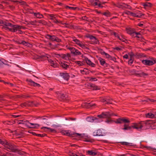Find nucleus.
Returning <instances> with one entry per match:
<instances>
[{
  "label": "nucleus",
  "instance_id": "aec40b11",
  "mask_svg": "<svg viewBox=\"0 0 156 156\" xmlns=\"http://www.w3.org/2000/svg\"><path fill=\"white\" fill-rule=\"evenodd\" d=\"M98 60L100 62V64L101 66H104L105 67L107 66V64L106 63L105 60L104 59L102 58H100L98 59Z\"/></svg>",
  "mask_w": 156,
  "mask_h": 156
},
{
  "label": "nucleus",
  "instance_id": "79ce46f5",
  "mask_svg": "<svg viewBox=\"0 0 156 156\" xmlns=\"http://www.w3.org/2000/svg\"><path fill=\"white\" fill-rule=\"evenodd\" d=\"M94 39L92 40V41L93 42L94 44H97L98 42L99 41L95 37L94 38Z\"/></svg>",
  "mask_w": 156,
  "mask_h": 156
},
{
  "label": "nucleus",
  "instance_id": "b1692460",
  "mask_svg": "<svg viewBox=\"0 0 156 156\" xmlns=\"http://www.w3.org/2000/svg\"><path fill=\"white\" fill-rule=\"evenodd\" d=\"M61 76L65 80H68L69 78V74L67 73H62V74L61 75Z\"/></svg>",
  "mask_w": 156,
  "mask_h": 156
},
{
  "label": "nucleus",
  "instance_id": "37998d69",
  "mask_svg": "<svg viewBox=\"0 0 156 156\" xmlns=\"http://www.w3.org/2000/svg\"><path fill=\"white\" fill-rule=\"evenodd\" d=\"M39 23L45 25L47 24L45 20H39Z\"/></svg>",
  "mask_w": 156,
  "mask_h": 156
},
{
  "label": "nucleus",
  "instance_id": "bf43d9fd",
  "mask_svg": "<svg viewBox=\"0 0 156 156\" xmlns=\"http://www.w3.org/2000/svg\"><path fill=\"white\" fill-rule=\"evenodd\" d=\"M36 23V21L35 20L34 21H31L30 22V24H31L32 25H34L35 24V23Z\"/></svg>",
  "mask_w": 156,
  "mask_h": 156
},
{
  "label": "nucleus",
  "instance_id": "dca6fc26",
  "mask_svg": "<svg viewBox=\"0 0 156 156\" xmlns=\"http://www.w3.org/2000/svg\"><path fill=\"white\" fill-rule=\"evenodd\" d=\"M27 81L30 83V84L31 86H33L34 87H39L40 86V85L37 83H35L34 81H33L31 79H27Z\"/></svg>",
  "mask_w": 156,
  "mask_h": 156
},
{
  "label": "nucleus",
  "instance_id": "4468645a",
  "mask_svg": "<svg viewBox=\"0 0 156 156\" xmlns=\"http://www.w3.org/2000/svg\"><path fill=\"white\" fill-rule=\"evenodd\" d=\"M50 17V19L53 21V22L55 23H61L60 21L58 20L56 17V15L53 14H51L49 15Z\"/></svg>",
  "mask_w": 156,
  "mask_h": 156
},
{
  "label": "nucleus",
  "instance_id": "cd10ccee",
  "mask_svg": "<svg viewBox=\"0 0 156 156\" xmlns=\"http://www.w3.org/2000/svg\"><path fill=\"white\" fill-rule=\"evenodd\" d=\"M126 32L127 33L132 36H134L135 32H134L131 29H126Z\"/></svg>",
  "mask_w": 156,
  "mask_h": 156
},
{
  "label": "nucleus",
  "instance_id": "5fc2aeb1",
  "mask_svg": "<svg viewBox=\"0 0 156 156\" xmlns=\"http://www.w3.org/2000/svg\"><path fill=\"white\" fill-rule=\"evenodd\" d=\"M106 58H111V56L109 55L108 53H106L105 55Z\"/></svg>",
  "mask_w": 156,
  "mask_h": 156
},
{
  "label": "nucleus",
  "instance_id": "e2e57ef3",
  "mask_svg": "<svg viewBox=\"0 0 156 156\" xmlns=\"http://www.w3.org/2000/svg\"><path fill=\"white\" fill-rule=\"evenodd\" d=\"M112 121V120H106V121L105 122L107 123H110V122H111Z\"/></svg>",
  "mask_w": 156,
  "mask_h": 156
},
{
  "label": "nucleus",
  "instance_id": "0e129e2a",
  "mask_svg": "<svg viewBox=\"0 0 156 156\" xmlns=\"http://www.w3.org/2000/svg\"><path fill=\"white\" fill-rule=\"evenodd\" d=\"M0 144L2 145H3L4 144V142L2 141L1 139H0Z\"/></svg>",
  "mask_w": 156,
  "mask_h": 156
},
{
  "label": "nucleus",
  "instance_id": "f257e3e1",
  "mask_svg": "<svg viewBox=\"0 0 156 156\" xmlns=\"http://www.w3.org/2000/svg\"><path fill=\"white\" fill-rule=\"evenodd\" d=\"M3 145L8 150L12 151L13 152H16L18 151V149L16 146L6 142Z\"/></svg>",
  "mask_w": 156,
  "mask_h": 156
},
{
  "label": "nucleus",
  "instance_id": "6e6d98bb",
  "mask_svg": "<svg viewBox=\"0 0 156 156\" xmlns=\"http://www.w3.org/2000/svg\"><path fill=\"white\" fill-rule=\"evenodd\" d=\"M94 88V89L95 90H99L100 89V88L99 87L97 86H95Z\"/></svg>",
  "mask_w": 156,
  "mask_h": 156
},
{
  "label": "nucleus",
  "instance_id": "a211bd4d",
  "mask_svg": "<svg viewBox=\"0 0 156 156\" xmlns=\"http://www.w3.org/2000/svg\"><path fill=\"white\" fill-rule=\"evenodd\" d=\"M30 13L31 14H34V15L35 16H36L37 18H38V19H41L42 18H43L44 17V16L43 15L39 12H31Z\"/></svg>",
  "mask_w": 156,
  "mask_h": 156
},
{
  "label": "nucleus",
  "instance_id": "6ab92c4d",
  "mask_svg": "<svg viewBox=\"0 0 156 156\" xmlns=\"http://www.w3.org/2000/svg\"><path fill=\"white\" fill-rule=\"evenodd\" d=\"M103 114L104 118H110L111 116L114 115L113 113H111L109 112H103Z\"/></svg>",
  "mask_w": 156,
  "mask_h": 156
},
{
  "label": "nucleus",
  "instance_id": "9d476101",
  "mask_svg": "<svg viewBox=\"0 0 156 156\" xmlns=\"http://www.w3.org/2000/svg\"><path fill=\"white\" fill-rule=\"evenodd\" d=\"M46 37L47 38L52 41H56L58 42H59L61 41V39L58 38V37H56L54 35L51 36L48 34L46 36Z\"/></svg>",
  "mask_w": 156,
  "mask_h": 156
},
{
  "label": "nucleus",
  "instance_id": "412c9836",
  "mask_svg": "<svg viewBox=\"0 0 156 156\" xmlns=\"http://www.w3.org/2000/svg\"><path fill=\"white\" fill-rule=\"evenodd\" d=\"M143 14L140 12L136 13H133L131 12V16L134 17L140 18L141 17Z\"/></svg>",
  "mask_w": 156,
  "mask_h": 156
},
{
  "label": "nucleus",
  "instance_id": "3c124183",
  "mask_svg": "<svg viewBox=\"0 0 156 156\" xmlns=\"http://www.w3.org/2000/svg\"><path fill=\"white\" fill-rule=\"evenodd\" d=\"M45 135H46V134H37V135H36V136H38L42 137L44 136H45Z\"/></svg>",
  "mask_w": 156,
  "mask_h": 156
},
{
  "label": "nucleus",
  "instance_id": "c03bdc74",
  "mask_svg": "<svg viewBox=\"0 0 156 156\" xmlns=\"http://www.w3.org/2000/svg\"><path fill=\"white\" fill-rule=\"evenodd\" d=\"M1 63H2L4 64H5V65H9V64H8V62L7 61L4 60V61H1Z\"/></svg>",
  "mask_w": 156,
  "mask_h": 156
},
{
  "label": "nucleus",
  "instance_id": "2f4dec72",
  "mask_svg": "<svg viewBox=\"0 0 156 156\" xmlns=\"http://www.w3.org/2000/svg\"><path fill=\"white\" fill-rule=\"evenodd\" d=\"M51 66H52L54 67H55L56 66V64H55L53 61L51 59H49L48 60Z\"/></svg>",
  "mask_w": 156,
  "mask_h": 156
},
{
  "label": "nucleus",
  "instance_id": "4be33fe9",
  "mask_svg": "<svg viewBox=\"0 0 156 156\" xmlns=\"http://www.w3.org/2000/svg\"><path fill=\"white\" fill-rule=\"evenodd\" d=\"M61 56L64 60H68L69 59L70 55L69 54H62Z\"/></svg>",
  "mask_w": 156,
  "mask_h": 156
},
{
  "label": "nucleus",
  "instance_id": "bb28decb",
  "mask_svg": "<svg viewBox=\"0 0 156 156\" xmlns=\"http://www.w3.org/2000/svg\"><path fill=\"white\" fill-rule=\"evenodd\" d=\"M115 5L119 8H122L124 6L125 4L124 3L117 2L116 4L113 3Z\"/></svg>",
  "mask_w": 156,
  "mask_h": 156
},
{
  "label": "nucleus",
  "instance_id": "473e14b6",
  "mask_svg": "<svg viewBox=\"0 0 156 156\" xmlns=\"http://www.w3.org/2000/svg\"><path fill=\"white\" fill-rule=\"evenodd\" d=\"M101 102H103L105 104H108V103H111V101L109 100L108 101V99H106L105 98H103L101 100Z\"/></svg>",
  "mask_w": 156,
  "mask_h": 156
},
{
  "label": "nucleus",
  "instance_id": "4d7b16f0",
  "mask_svg": "<svg viewBox=\"0 0 156 156\" xmlns=\"http://www.w3.org/2000/svg\"><path fill=\"white\" fill-rule=\"evenodd\" d=\"M123 57L126 59H128L129 57L128 55L127 54H125L123 56Z\"/></svg>",
  "mask_w": 156,
  "mask_h": 156
},
{
  "label": "nucleus",
  "instance_id": "4c0bfd02",
  "mask_svg": "<svg viewBox=\"0 0 156 156\" xmlns=\"http://www.w3.org/2000/svg\"><path fill=\"white\" fill-rule=\"evenodd\" d=\"M131 12L129 11H126L122 13L123 16H126L125 15L131 16Z\"/></svg>",
  "mask_w": 156,
  "mask_h": 156
},
{
  "label": "nucleus",
  "instance_id": "680f3d73",
  "mask_svg": "<svg viewBox=\"0 0 156 156\" xmlns=\"http://www.w3.org/2000/svg\"><path fill=\"white\" fill-rule=\"evenodd\" d=\"M12 116L14 118H16L20 116V115H12Z\"/></svg>",
  "mask_w": 156,
  "mask_h": 156
},
{
  "label": "nucleus",
  "instance_id": "f704fd0d",
  "mask_svg": "<svg viewBox=\"0 0 156 156\" xmlns=\"http://www.w3.org/2000/svg\"><path fill=\"white\" fill-rule=\"evenodd\" d=\"M87 153L89 154L92 156H94L96 155V153L93 152L92 151H87Z\"/></svg>",
  "mask_w": 156,
  "mask_h": 156
},
{
  "label": "nucleus",
  "instance_id": "ea45409f",
  "mask_svg": "<svg viewBox=\"0 0 156 156\" xmlns=\"http://www.w3.org/2000/svg\"><path fill=\"white\" fill-rule=\"evenodd\" d=\"M41 129H49L50 130V131L51 132H56L55 130L53 129L50 128L46 127H43L41 128Z\"/></svg>",
  "mask_w": 156,
  "mask_h": 156
},
{
  "label": "nucleus",
  "instance_id": "9b49d317",
  "mask_svg": "<svg viewBox=\"0 0 156 156\" xmlns=\"http://www.w3.org/2000/svg\"><path fill=\"white\" fill-rule=\"evenodd\" d=\"M101 0H94L92 2V5L94 6H98L99 7L102 8L103 6L101 4L104 3Z\"/></svg>",
  "mask_w": 156,
  "mask_h": 156
},
{
  "label": "nucleus",
  "instance_id": "5701e85b",
  "mask_svg": "<svg viewBox=\"0 0 156 156\" xmlns=\"http://www.w3.org/2000/svg\"><path fill=\"white\" fill-rule=\"evenodd\" d=\"M80 73L83 75H87L89 73L88 70L86 68H84L83 69L80 70Z\"/></svg>",
  "mask_w": 156,
  "mask_h": 156
},
{
  "label": "nucleus",
  "instance_id": "a878e982",
  "mask_svg": "<svg viewBox=\"0 0 156 156\" xmlns=\"http://www.w3.org/2000/svg\"><path fill=\"white\" fill-rule=\"evenodd\" d=\"M124 128L122 129L124 130H131L133 128L132 126H129L128 125L125 124L124 126Z\"/></svg>",
  "mask_w": 156,
  "mask_h": 156
},
{
  "label": "nucleus",
  "instance_id": "a19ab883",
  "mask_svg": "<svg viewBox=\"0 0 156 156\" xmlns=\"http://www.w3.org/2000/svg\"><path fill=\"white\" fill-rule=\"evenodd\" d=\"M89 79V81H97V80L96 78H93V77H88Z\"/></svg>",
  "mask_w": 156,
  "mask_h": 156
},
{
  "label": "nucleus",
  "instance_id": "ddd939ff",
  "mask_svg": "<svg viewBox=\"0 0 156 156\" xmlns=\"http://www.w3.org/2000/svg\"><path fill=\"white\" fill-rule=\"evenodd\" d=\"M27 123L26 124L27 126L30 128H36L39 126V125L37 123H33L29 122L28 121H26Z\"/></svg>",
  "mask_w": 156,
  "mask_h": 156
},
{
  "label": "nucleus",
  "instance_id": "69168bd1",
  "mask_svg": "<svg viewBox=\"0 0 156 156\" xmlns=\"http://www.w3.org/2000/svg\"><path fill=\"white\" fill-rule=\"evenodd\" d=\"M101 53L102 55H105L107 53L105 52L104 51H102L101 52Z\"/></svg>",
  "mask_w": 156,
  "mask_h": 156
},
{
  "label": "nucleus",
  "instance_id": "39448f33",
  "mask_svg": "<svg viewBox=\"0 0 156 156\" xmlns=\"http://www.w3.org/2000/svg\"><path fill=\"white\" fill-rule=\"evenodd\" d=\"M64 135H66L70 136H73V135L74 136H81V134L76 133H73L69 130H62L61 132Z\"/></svg>",
  "mask_w": 156,
  "mask_h": 156
},
{
  "label": "nucleus",
  "instance_id": "8fccbe9b",
  "mask_svg": "<svg viewBox=\"0 0 156 156\" xmlns=\"http://www.w3.org/2000/svg\"><path fill=\"white\" fill-rule=\"evenodd\" d=\"M58 96L61 98H63L65 97V95L59 93L58 95Z\"/></svg>",
  "mask_w": 156,
  "mask_h": 156
},
{
  "label": "nucleus",
  "instance_id": "a18cd8bd",
  "mask_svg": "<svg viewBox=\"0 0 156 156\" xmlns=\"http://www.w3.org/2000/svg\"><path fill=\"white\" fill-rule=\"evenodd\" d=\"M134 60L132 59H129L128 61V64L130 65H131L133 63Z\"/></svg>",
  "mask_w": 156,
  "mask_h": 156
},
{
  "label": "nucleus",
  "instance_id": "c756f323",
  "mask_svg": "<svg viewBox=\"0 0 156 156\" xmlns=\"http://www.w3.org/2000/svg\"><path fill=\"white\" fill-rule=\"evenodd\" d=\"M61 65L62 68L65 69H67L69 67V66L67 65L65 62H61Z\"/></svg>",
  "mask_w": 156,
  "mask_h": 156
},
{
  "label": "nucleus",
  "instance_id": "e433bc0d",
  "mask_svg": "<svg viewBox=\"0 0 156 156\" xmlns=\"http://www.w3.org/2000/svg\"><path fill=\"white\" fill-rule=\"evenodd\" d=\"M121 143L122 145L126 146H132L133 144L132 143H128L126 142H121Z\"/></svg>",
  "mask_w": 156,
  "mask_h": 156
},
{
  "label": "nucleus",
  "instance_id": "49530a36",
  "mask_svg": "<svg viewBox=\"0 0 156 156\" xmlns=\"http://www.w3.org/2000/svg\"><path fill=\"white\" fill-rule=\"evenodd\" d=\"M94 37L91 35H90L87 36V37L89 38L91 40V41L92 40H93L94 39Z\"/></svg>",
  "mask_w": 156,
  "mask_h": 156
},
{
  "label": "nucleus",
  "instance_id": "393cba45",
  "mask_svg": "<svg viewBox=\"0 0 156 156\" xmlns=\"http://www.w3.org/2000/svg\"><path fill=\"white\" fill-rule=\"evenodd\" d=\"M94 136H101L102 135V133L101 130L100 129L98 130L96 132H94L93 133Z\"/></svg>",
  "mask_w": 156,
  "mask_h": 156
},
{
  "label": "nucleus",
  "instance_id": "09e8293b",
  "mask_svg": "<svg viewBox=\"0 0 156 156\" xmlns=\"http://www.w3.org/2000/svg\"><path fill=\"white\" fill-rule=\"evenodd\" d=\"M26 121H28L26 120V121H24V120H20V121L21 122V124H25L26 125V124L27 123V122Z\"/></svg>",
  "mask_w": 156,
  "mask_h": 156
},
{
  "label": "nucleus",
  "instance_id": "72a5a7b5",
  "mask_svg": "<svg viewBox=\"0 0 156 156\" xmlns=\"http://www.w3.org/2000/svg\"><path fill=\"white\" fill-rule=\"evenodd\" d=\"M146 116L147 118H152L154 117V115L151 113H149L146 114Z\"/></svg>",
  "mask_w": 156,
  "mask_h": 156
},
{
  "label": "nucleus",
  "instance_id": "58836bf2",
  "mask_svg": "<svg viewBox=\"0 0 156 156\" xmlns=\"http://www.w3.org/2000/svg\"><path fill=\"white\" fill-rule=\"evenodd\" d=\"M21 44L23 45L27 46H29L30 44L29 43L26 42L25 41H22L21 42Z\"/></svg>",
  "mask_w": 156,
  "mask_h": 156
},
{
  "label": "nucleus",
  "instance_id": "0eeeda50",
  "mask_svg": "<svg viewBox=\"0 0 156 156\" xmlns=\"http://www.w3.org/2000/svg\"><path fill=\"white\" fill-rule=\"evenodd\" d=\"M143 121H141L139 123H133V128L139 130L143 129Z\"/></svg>",
  "mask_w": 156,
  "mask_h": 156
},
{
  "label": "nucleus",
  "instance_id": "13d9d810",
  "mask_svg": "<svg viewBox=\"0 0 156 156\" xmlns=\"http://www.w3.org/2000/svg\"><path fill=\"white\" fill-rule=\"evenodd\" d=\"M20 120H18H18H16V121H15L14 122H15V123H16V124H21V122H20Z\"/></svg>",
  "mask_w": 156,
  "mask_h": 156
},
{
  "label": "nucleus",
  "instance_id": "423d86ee",
  "mask_svg": "<svg viewBox=\"0 0 156 156\" xmlns=\"http://www.w3.org/2000/svg\"><path fill=\"white\" fill-rule=\"evenodd\" d=\"M143 125H145V126L147 128H150V127H152L153 125L156 123V121L153 120H147L145 121H143Z\"/></svg>",
  "mask_w": 156,
  "mask_h": 156
},
{
  "label": "nucleus",
  "instance_id": "20e7f679",
  "mask_svg": "<svg viewBox=\"0 0 156 156\" xmlns=\"http://www.w3.org/2000/svg\"><path fill=\"white\" fill-rule=\"evenodd\" d=\"M66 48L69 49L71 53L74 55H80L81 54V52L79 50L74 47H70L68 46H66Z\"/></svg>",
  "mask_w": 156,
  "mask_h": 156
},
{
  "label": "nucleus",
  "instance_id": "f8f14e48",
  "mask_svg": "<svg viewBox=\"0 0 156 156\" xmlns=\"http://www.w3.org/2000/svg\"><path fill=\"white\" fill-rule=\"evenodd\" d=\"M115 122V123L117 124H121L122 122H124L125 123H129L130 122V121L128 119H125L124 118H121L117 119Z\"/></svg>",
  "mask_w": 156,
  "mask_h": 156
},
{
  "label": "nucleus",
  "instance_id": "052dcab7",
  "mask_svg": "<svg viewBox=\"0 0 156 156\" xmlns=\"http://www.w3.org/2000/svg\"><path fill=\"white\" fill-rule=\"evenodd\" d=\"M4 123L5 124H8V125L11 124L10 122V121H5V122Z\"/></svg>",
  "mask_w": 156,
  "mask_h": 156
},
{
  "label": "nucleus",
  "instance_id": "338daca9",
  "mask_svg": "<svg viewBox=\"0 0 156 156\" xmlns=\"http://www.w3.org/2000/svg\"><path fill=\"white\" fill-rule=\"evenodd\" d=\"M75 155H76V154L73 153H71L70 154V156H75Z\"/></svg>",
  "mask_w": 156,
  "mask_h": 156
},
{
  "label": "nucleus",
  "instance_id": "f3484780",
  "mask_svg": "<svg viewBox=\"0 0 156 156\" xmlns=\"http://www.w3.org/2000/svg\"><path fill=\"white\" fill-rule=\"evenodd\" d=\"M114 34L116 37H117L120 41L125 42H126L127 40L123 37L122 35H118L115 33H114Z\"/></svg>",
  "mask_w": 156,
  "mask_h": 156
},
{
  "label": "nucleus",
  "instance_id": "774afa93",
  "mask_svg": "<svg viewBox=\"0 0 156 156\" xmlns=\"http://www.w3.org/2000/svg\"><path fill=\"white\" fill-rule=\"evenodd\" d=\"M4 156H11L9 153H8L5 154L3 155Z\"/></svg>",
  "mask_w": 156,
  "mask_h": 156
},
{
  "label": "nucleus",
  "instance_id": "864d4df0",
  "mask_svg": "<svg viewBox=\"0 0 156 156\" xmlns=\"http://www.w3.org/2000/svg\"><path fill=\"white\" fill-rule=\"evenodd\" d=\"M98 117L99 118H104V116H103V113H102L101 114H100V115H98Z\"/></svg>",
  "mask_w": 156,
  "mask_h": 156
},
{
  "label": "nucleus",
  "instance_id": "1a4fd4ad",
  "mask_svg": "<svg viewBox=\"0 0 156 156\" xmlns=\"http://www.w3.org/2000/svg\"><path fill=\"white\" fill-rule=\"evenodd\" d=\"M142 62L144 65L148 66H152L155 64L156 62V61L154 60H150L148 59H145L142 60Z\"/></svg>",
  "mask_w": 156,
  "mask_h": 156
},
{
  "label": "nucleus",
  "instance_id": "c9c22d12",
  "mask_svg": "<svg viewBox=\"0 0 156 156\" xmlns=\"http://www.w3.org/2000/svg\"><path fill=\"white\" fill-rule=\"evenodd\" d=\"M134 36V37H136L138 38L141 37V35L138 32H135L134 36Z\"/></svg>",
  "mask_w": 156,
  "mask_h": 156
},
{
  "label": "nucleus",
  "instance_id": "603ef678",
  "mask_svg": "<svg viewBox=\"0 0 156 156\" xmlns=\"http://www.w3.org/2000/svg\"><path fill=\"white\" fill-rule=\"evenodd\" d=\"M128 55H129V57H134V55L132 52L128 53Z\"/></svg>",
  "mask_w": 156,
  "mask_h": 156
},
{
  "label": "nucleus",
  "instance_id": "c85d7f7f",
  "mask_svg": "<svg viewBox=\"0 0 156 156\" xmlns=\"http://www.w3.org/2000/svg\"><path fill=\"white\" fill-rule=\"evenodd\" d=\"M75 63L76 65H78L79 66H82L84 65V61H76L75 62Z\"/></svg>",
  "mask_w": 156,
  "mask_h": 156
},
{
  "label": "nucleus",
  "instance_id": "2eb2a0df",
  "mask_svg": "<svg viewBox=\"0 0 156 156\" xmlns=\"http://www.w3.org/2000/svg\"><path fill=\"white\" fill-rule=\"evenodd\" d=\"M84 60L87 65L92 67H95L96 65L91 62V61L87 58L86 57H85Z\"/></svg>",
  "mask_w": 156,
  "mask_h": 156
},
{
  "label": "nucleus",
  "instance_id": "f03ea898",
  "mask_svg": "<svg viewBox=\"0 0 156 156\" xmlns=\"http://www.w3.org/2000/svg\"><path fill=\"white\" fill-rule=\"evenodd\" d=\"M0 23L2 24V26L5 30H9L12 32L15 27V25H13L8 22H3L2 21L0 22Z\"/></svg>",
  "mask_w": 156,
  "mask_h": 156
},
{
  "label": "nucleus",
  "instance_id": "de8ad7c7",
  "mask_svg": "<svg viewBox=\"0 0 156 156\" xmlns=\"http://www.w3.org/2000/svg\"><path fill=\"white\" fill-rule=\"evenodd\" d=\"M92 120H93V121H95V122H99L98 121V119L96 117H92Z\"/></svg>",
  "mask_w": 156,
  "mask_h": 156
},
{
  "label": "nucleus",
  "instance_id": "7c9ffc66",
  "mask_svg": "<svg viewBox=\"0 0 156 156\" xmlns=\"http://www.w3.org/2000/svg\"><path fill=\"white\" fill-rule=\"evenodd\" d=\"M143 5L145 7H151L152 6V4L150 2H145L143 4Z\"/></svg>",
  "mask_w": 156,
  "mask_h": 156
},
{
  "label": "nucleus",
  "instance_id": "7ed1b4c3",
  "mask_svg": "<svg viewBox=\"0 0 156 156\" xmlns=\"http://www.w3.org/2000/svg\"><path fill=\"white\" fill-rule=\"evenodd\" d=\"M73 41L74 42V44L78 45L82 48L85 49L87 48L86 44L83 43V42L76 38L75 37L73 38Z\"/></svg>",
  "mask_w": 156,
  "mask_h": 156
},
{
  "label": "nucleus",
  "instance_id": "6e6552de",
  "mask_svg": "<svg viewBox=\"0 0 156 156\" xmlns=\"http://www.w3.org/2000/svg\"><path fill=\"white\" fill-rule=\"evenodd\" d=\"M22 29H24V27L18 25H15V27L12 32H16L18 31L17 33L22 34L23 32L20 30Z\"/></svg>",
  "mask_w": 156,
  "mask_h": 156
}]
</instances>
